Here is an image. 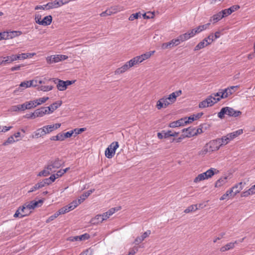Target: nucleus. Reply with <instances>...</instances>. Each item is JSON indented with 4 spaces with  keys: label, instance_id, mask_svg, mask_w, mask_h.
<instances>
[{
    "label": "nucleus",
    "instance_id": "obj_12",
    "mask_svg": "<svg viewBox=\"0 0 255 255\" xmlns=\"http://www.w3.org/2000/svg\"><path fill=\"white\" fill-rule=\"evenodd\" d=\"M61 126V124L57 123L53 125H50L48 126H45L43 127V128L44 129V131H45V134H48L53 130L58 129Z\"/></svg>",
    "mask_w": 255,
    "mask_h": 255
},
{
    "label": "nucleus",
    "instance_id": "obj_10",
    "mask_svg": "<svg viewBox=\"0 0 255 255\" xmlns=\"http://www.w3.org/2000/svg\"><path fill=\"white\" fill-rule=\"evenodd\" d=\"M212 152L217 151L220 148L221 144L218 138L212 140L207 143Z\"/></svg>",
    "mask_w": 255,
    "mask_h": 255
},
{
    "label": "nucleus",
    "instance_id": "obj_31",
    "mask_svg": "<svg viewBox=\"0 0 255 255\" xmlns=\"http://www.w3.org/2000/svg\"><path fill=\"white\" fill-rule=\"evenodd\" d=\"M243 133V130L240 129L232 132L229 133L228 134L231 140H232L238 136L242 134Z\"/></svg>",
    "mask_w": 255,
    "mask_h": 255
},
{
    "label": "nucleus",
    "instance_id": "obj_29",
    "mask_svg": "<svg viewBox=\"0 0 255 255\" xmlns=\"http://www.w3.org/2000/svg\"><path fill=\"white\" fill-rule=\"evenodd\" d=\"M244 187V185L242 182H240L238 184H236L232 188L233 190V195L234 196L237 194L239 193Z\"/></svg>",
    "mask_w": 255,
    "mask_h": 255
},
{
    "label": "nucleus",
    "instance_id": "obj_22",
    "mask_svg": "<svg viewBox=\"0 0 255 255\" xmlns=\"http://www.w3.org/2000/svg\"><path fill=\"white\" fill-rule=\"evenodd\" d=\"M31 87V85L30 84L29 81H24L22 82H21L19 84V86L18 87V89H16L14 90V93H16L17 92L20 90V91H22V90H24L26 88Z\"/></svg>",
    "mask_w": 255,
    "mask_h": 255
},
{
    "label": "nucleus",
    "instance_id": "obj_11",
    "mask_svg": "<svg viewBox=\"0 0 255 255\" xmlns=\"http://www.w3.org/2000/svg\"><path fill=\"white\" fill-rule=\"evenodd\" d=\"M169 105V102H167L165 96H164L157 101L156 107L158 110H161L162 108H167Z\"/></svg>",
    "mask_w": 255,
    "mask_h": 255
},
{
    "label": "nucleus",
    "instance_id": "obj_38",
    "mask_svg": "<svg viewBox=\"0 0 255 255\" xmlns=\"http://www.w3.org/2000/svg\"><path fill=\"white\" fill-rule=\"evenodd\" d=\"M81 202L80 201L77 200H73L72 202L67 205L69 209V211H71L76 208L79 205H80Z\"/></svg>",
    "mask_w": 255,
    "mask_h": 255
},
{
    "label": "nucleus",
    "instance_id": "obj_45",
    "mask_svg": "<svg viewBox=\"0 0 255 255\" xmlns=\"http://www.w3.org/2000/svg\"><path fill=\"white\" fill-rule=\"evenodd\" d=\"M172 40H171L170 41L168 42L163 43L162 44L161 47L162 49H166L168 48H171L173 46H174V44L172 43Z\"/></svg>",
    "mask_w": 255,
    "mask_h": 255
},
{
    "label": "nucleus",
    "instance_id": "obj_14",
    "mask_svg": "<svg viewBox=\"0 0 255 255\" xmlns=\"http://www.w3.org/2000/svg\"><path fill=\"white\" fill-rule=\"evenodd\" d=\"M240 6L239 5H234L231 6L230 8L227 9H225L222 10V12L224 13L225 16H227L228 15L231 14L233 12L237 10L240 8Z\"/></svg>",
    "mask_w": 255,
    "mask_h": 255
},
{
    "label": "nucleus",
    "instance_id": "obj_9",
    "mask_svg": "<svg viewBox=\"0 0 255 255\" xmlns=\"http://www.w3.org/2000/svg\"><path fill=\"white\" fill-rule=\"evenodd\" d=\"M47 108H47V107H43L36 109L33 113H32V115L37 116V117H42L45 115H48L49 113Z\"/></svg>",
    "mask_w": 255,
    "mask_h": 255
},
{
    "label": "nucleus",
    "instance_id": "obj_37",
    "mask_svg": "<svg viewBox=\"0 0 255 255\" xmlns=\"http://www.w3.org/2000/svg\"><path fill=\"white\" fill-rule=\"evenodd\" d=\"M94 191V189L89 190L83 194L78 200L82 203L88 197H89Z\"/></svg>",
    "mask_w": 255,
    "mask_h": 255
},
{
    "label": "nucleus",
    "instance_id": "obj_55",
    "mask_svg": "<svg viewBox=\"0 0 255 255\" xmlns=\"http://www.w3.org/2000/svg\"><path fill=\"white\" fill-rule=\"evenodd\" d=\"M0 59H2V63L3 64H9L11 63V61L10 60V57L9 56H5V57H1L0 58Z\"/></svg>",
    "mask_w": 255,
    "mask_h": 255
},
{
    "label": "nucleus",
    "instance_id": "obj_1",
    "mask_svg": "<svg viewBox=\"0 0 255 255\" xmlns=\"http://www.w3.org/2000/svg\"><path fill=\"white\" fill-rule=\"evenodd\" d=\"M242 112L240 111L235 110L232 108L226 107L221 109L220 112L218 114V116L220 119H223L225 115L230 117H237L240 116Z\"/></svg>",
    "mask_w": 255,
    "mask_h": 255
},
{
    "label": "nucleus",
    "instance_id": "obj_3",
    "mask_svg": "<svg viewBox=\"0 0 255 255\" xmlns=\"http://www.w3.org/2000/svg\"><path fill=\"white\" fill-rule=\"evenodd\" d=\"M67 58L68 56L65 55H54L46 57V61L48 64H52L65 60Z\"/></svg>",
    "mask_w": 255,
    "mask_h": 255
},
{
    "label": "nucleus",
    "instance_id": "obj_13",
    "mask_svg": "<svg viewBox=\"0 0 255 255\" xmlns=\"http://www.w3.org/2000/svg\"><path fill=\"white\" fill-rule=\"evenodd\" d=\"M131 67H132V65L130 64L129 61H128L121 67L118 68L115 71V74H120L123 73Z\"/></svg>",
    "mask_w": 255,
    "mask_h": 255
},
{
    "label": "nucleus",
    "instance_id": "obj_16",
    "mask_svg": "<svg viewBox=\"0 0 255 255\" xmlns=\"http://www.w3.org/2000/svg\"><path fill=\"white\" fill-rule=\"evenodd\" d=\"M62 104V101H59L53 103L49 106L47 107V110L49 112V114H52L55 110L58 109L59 107L61 106Z\"/></svg>",
    "mask_w": 255,
    "mask_h": 255
},
{
    "label": "nucleus",
    "instance_id": "obj_8",
    "mask_svg": "<svg viewBox=\"0 0 255 255\" xmlns=\"http://www.w3.org/2000/svg\"><path fill=\"white\" fill-rule=\"evenodd\" d=\"M239 87V86H233L224 89V93L222 94V97L227 98L232 95L237 90Z\"/></svg>",
    "mask_w": 255,
    "mask_h": 255
},
{
    "label": "nucleus",
    "instance_id": "obj_26",
    "mask_svg": "<svg viewBox=\"0 0 255 255\" xmlns=\"http://www.w3.org/2000/svg\"><path fill=\"white\" fill-rule=\"evenodd\" d=\"M208 41L204 38L202 41L200 42L194 48V51H198L207 46L209 45Z\"/></svg>",
    "mask_w": 255,
    "mask_h": 255
},
{
    "label": "nucleus",
    "instance_id": "obj_57",
    "mask_svg": "<svg viewBox=\"0 0 255 255\" xmlns=\"http://www.w3.org/2000/svg\"><path fill=\"white\" fill-rule=\"evenodd\" d=\"M21 105H17L15 106H13L11 107V110L12 111L16 112V111H23L22 108H21Z\"/></svg>",
    "mask_w": 255,
    "mask_h": 255
},
{
    "label": "nucleus",
    "instance_id": "obj_4",
    "mask_svg": "<svg viewBox=\"0 0 255 255\" xmlns=\"http://www.w3.org/2000/svg\"><path fill=\"white\" fill-rule=\"evenodd\" d=\"M64 162L60 160L59 158H56L54 160L50 161L47 165V169L52 171L53 169H58L63 165Z\"/></svg>",
    "mask_w": 255,
    "mask_h": 255
},
{
    "label": "nucleus",
    "instance_id": "obj_51",
    "mask_svg": "<svg viewBox=\"0 0 255 255\" xmlns=\"http://www.w3.org/2000/svg\"><path fill=\"white\" fill-rule=\"evenodd\" d=\"M121 207H117L112 208L109 209L107 212L108 213L109 216H111L114 214L116 211H118L121 209Z\"/></svg>",
    "mask_w": 255,
    "mask_h": 255
},
{
    "label": "nucleus",
    "instance_id": "obj_47",
    "mask_svg": "<svg viewBox=\"0 0 255 255\" xmlns=\"http://www.w3.org/2000/svg\"><path fill=\"white\" fill-rule=\"evenodd\" d=\"M51 140H59L63 141L64 139L63 137L62 133H59L56 136H53L50 137Z\"/></svg>",
    "mask_w": 255,
    "mask_h": 255
},
{
    "label": "nucleus",
    "instance_id": "obj_42",
    "mask_svg": "<svg viewBox=\"0 0 255 255\" xmlns=\"http://www.w3.org/2000/svg\"><path fill=\"white\" fill-rule=\"evenodd\" d=\"M53 88V86L51 85L49 86H44V85H41L40 86H38L37 89L39 91H42L43 92H48L51 90H52Z\"/></svg>",
    "mask_w": 255,
    "mask_h": 255
},
{
    "label": "nucleus",
    "instance_id": "obj_17",
    "mask_svg": "<svg viewBox=\"0 0 255 255\" xmlns=\"http://www.w3.org/2000/svg\"><path fill=\"white\" fill-rule=\"evenodd\" d=\"M45 131H44V129L42 128H39L36 129L32 134L31 137L33 138H37L40 137H42L45 135Z\"/></svg>",
    "mask_w": 255,
    "mask_h": 255
},
{
    "label": "nucleus",
    "instance_id": "obj_52",
    "mask_svg": "<svg viewBox=\"0 0 255 255\" xmlns=\"http://www.w3.org/2000/svg\"><path fill=\"white\" fill-rule=\"evenodd\" d=\"M15 142L13 135L10 136L3 143V145H7Z\"/></svg>",
    "mask_w": 255,
    "mask_h": 255
},
{
    "label": "nucleus",
    "instance_id": "obj_7",
    "mask_svg": "<svg viewBox=\"0 0 255 255\" xmlns=\"http://www.w3.org/2000/svg\"><path fill=\"white\" fill-rule=\"evenodd\" d=\"M48 81H52L54 84H56L57 88L59 91H63L66 90V87L64 81L58 78H50L48 79Z\"/></svg>",
    "mask_w": 255,
    "mask_h": 255
},
{
    "label": "nucleus",
    "instance_id": "obj_48",
    "mask_svg": "<svg viewBox=\"0 0 255 255\" xmlns=\"http://www.w3.org/2000/svg\"><path fill=\"white\" fill-rule=\"evenodd\" d=\"M69 209L67 206H65L61 208H60L57 212V214L58 215H60L61 214H64L65 213H68L69 212Z\"/></svg>",
    "mask_w": 255,
    "mask_h": 255
},
{
    "label": "nucleus",
    "instance_id": "obj_50",
    "mask_svg": "<svg viewBox=\"0 0 255 255\" xmlns=\"http://www.w3.org/2000/svg\"><path fill=\"white\" fill-rule=\"evenodd\" d=\"M205 179H206V178L204 176V174L201 173L199 174L194 179V182L195 183H198L200 181H201L202 180H204Z\"/></svg>",
    "mask_w": 255,
    "mask_h": 255
},
{
    "label": "nucleus",
    "instance_id": "obj_46",
    "mask_svg": "<svg viewBox=\"0 0 255 255\" xmlns=\"http://www.w3.org/2000/svg\"><path fill=\"white\" fill-rule=\"evenodd\" d=\"M155 51H152L148 52H146L143 54H141L140 56L142 58L143 61L146 59H148L152 54H154Z\"/></svg>",
    "mask_w": 255,
    "mask_h": 255
},
{
    "label": "nucleus",
    "instance_id": "obj_56",
    "mask_svg": "<svg viewBox=\"0 0 255 255\" xmlns=\"http://www.w3.org/2000/svg\"><path fill=\"white\" fill-rule=\"evenodd\" d=\"M179 38H180V40L182 42L185 41L189 39H190L187 32L183 34L180 35Z\"/></svg>",
    "mask_w": 255,
    "mask_h": 255
},
{
    "label": "nucleus",
    "instance_id": "obj_41",
    "mask_svg": "<svg viewBox=\"0 0 255 255\" xmlns=\"http://www.w3.org/2000/svg\"><path fill=\"white\" fill-rule=\"evenodd\" d=\"M49 99L48 97H44L42 98H39L33 100L35 107L37 106L40 105L41 104L45 103Z\"/></svg>",
    "mask_w": 255,
    "mask_h": 255
},
{
    "label": "nucleus",
    "instance_id": "obj_6",
    "mask_svg": "<svg viewBox=\"0 0 255 255\" xmlns=\"http://www.w3.org/2000/svg\"><path fill=\"white\" fill-rule=\"evenodd\" d=\"M213 95H210L205 100L202 101L199 104V107L201 109L205 108L212 106L216 103V101L212 100Z\"/></svg>",
    "mask_w": 255,
    "mask_h": 255
},
{
    "label": "nucleus",
    "instance_id": "obj_21",
    "mask_svg": "<svg viewBox=\"0 0 255 255\" xmlns=\"http://www.w3.org/2000/svg\"><path fill=\"white\" fill-rule=\"evenodd\" d=\"M186 119L182 118L178 121L173 122L170 123L169 127L170 128H176L184 126L185 123H186V122L184 121Z\"/></svg>",
    "mask_w": 255,
    "mask_h": 255
},
{
    "label": "nucleus",
    "instance_id": "obj_18",
    "mask_svg": "<svg viewBox=\"0 0 255 255\" xmlns=\"http://www.w3.org/2000/svg\"><path fill=\"white\" fill-rule=\"evenodd\" d=\"M224 93V89H220L219 92L216 93H213L211 95H213L212 100L213 101H216V103L220 101L221 99H225L226 98H222V94Z\"/></svg>",
    "mask_w": 255,
    "mask_h": 255
},
{
    "label": "nucleus",
    "instance_id": "obj_54",
    "mask_svg": "<svg viewBox=\"0 0 255 255\" xmlns=\"http://www.w3.org/2000/svg\"><path fill=\"white\" fill-rule=\"evenodd\" d=\"M74 134V131L73 130L68 131L65 133H62L63 137L64 140L66 138L70 137Z\"/></svg>",
    "mask_w": 255,
    "mask_h": 255
},
{
    "label": "nucleus",
    "instance_id": "obj_59",
    "mask_svg": "<svg viewBox=\"0 0 255 255\" xmlns=\"http://www.w3.org/2000/svg\"><path fill=\"white\" fill-rule=\"evenodd\" d=\"M187 32L189 38L194 37L196 34H198L195 28L192 29L191 30L188 31Z\"/></svg>",
    "mask_w": 255,
    "mask_h": 255
},
{
    "label": "nucleus",
    "instance_id": "obj_27",
    "mask_svg": "<svg viewBox=\"0 0 255 255\" xmlns=\"http://www.w3.org/2000/svg\"><path fill=\"white\" fill-rule=\"evenodd\" d=\"M224 17L225 16L224 13L222 12V11H221L218 13L214 14L213 16H212L210 19V21H213L214 23H216Z\"/></svg>",
    "mask_w": 255,
    "mask_h": 255
},
{
    "label": "nucleus",
    "instance_id": "obj_23",
    "mask_svg": "<svg viewBox=\"0 0 255 255\" xmlns=\"http://www.w3.org/2000/svg\"><path fill=\"white\" fill-rule=\"evenodd\" d=\"M110 11L111 12V14H115L118 12L123 11L125 9L123 6L120 5H113L109 8Z\"/></svg>",
    "mask_w": 255,
    "mask_h": 255
},
{
    "label": "nucleus",
    "instance_id": "obj_60",
    "mask_svg": "<svg viewBox=\"0 0 255 255\" xmlns=\"http://www.w3.org/2000/svg\"><path fill=\"white\" fill-rule=\"evenodd\" d=\"M187 32L189 38L194 37L196 34H198L195 28L192 29L191 30L188 31Z\"/></svg>",
    "mask_w": 255,
    "mask_h": 255
},
{
    "label": "nucleus",
    "instance_id": "obj_32",
    "mask_svg": "<svg viewBox=\"0 0 255 255\" xmlns=\"http://www.w3.org/2000/svg\"><path fill=\"white\" fill-rule=\"evenodd\" d=\"M181 93V90H178L170 94L168 98L170 100V101H172L173 103H174L176 101L177 97L179 96Z\"/></svg>",
    "mask_w": 255,
    "mask_h": 255
},
{
    "label": "nucleus",
    "instance_id": "obj_15",
    "mask_svg": "<svg viewBox=\"0 0 255 255\" xmlns=\"http://www.w3.org/2000/svg\"><path fill=\"white\" fill-rule=\"evenodd\" d=\"M150 233L151 231L150 230L146 231L144 233H143V234L141 236L137 237L135 239L134 243L135 245H138L139 244L141 243L146 238L149 236Z\"/></svg>",
    "mask_w": 255,
    "mask_h": 255
},
{
    "label": "nucleus",
    "instance_id": "obj_39",
    "mask_svg": "<svg viewBox=\"0 0 255 255\" xmlns=\"http://www.w3.org/2000/svg\"><path fill=\"white\" fill-rule=\"evenodd\" d=\"M227 182V177H221L215 183L216 187H220L225 184Z\"/></svg>",
    "mask_w": 255,
    "mask_h": 255
},
{
    "label": "nucleus",
    "instance_id": "obj_49",
    "mask_svg": "<svg viewBox=\"0 0 255 255\" xmlns=\"http://www.w3.org/2000/svg\"><path fill=\"white\" fill-rule=\"evenodd\" d=\"M50 171H50V170L47 169L46 167L44 169H43L38 173V176H47L50 174Z\"/></svg>",
    "mask_w": 255,
    "mask_h": 255
},
{
    "label": "nucleus",
    "instance_id": "obj_53",
    "mask_svg": "<svg viewBox=\"0 0 255 255\" xmlns=\"http://www.w3.org/2000/svg\"><path fill=\"white\" fill-rule=\"evenodd\" d=\"M36 54L35 53H22L21 59H25L27 58H31Z\"/></svg>",
    "mask_w": 255,
    "mask_h": 255
},
{
    "label": "nucleus",
    "instance_id": "obj_20",
    "mask_svg": "<svg viewBox=\"0 0 255 255\" xmlns=\"http://www.w3.org/2000/svg\"><path fill=\"white\" fill-rule=\"evenodd\" d=\"M59 7V4L57 0H51L50 1L46 4V9H50L52 8H58Z\"/></svg>",
    "mask_w": 255,
    "mask_h": 255
},
{
    "label": "nucleus",
    "instance_id": "obj_28",
    "mask_svg": "<svg viewBox=\"0 0 255 255\" xmlns=\"http://www.w3.org/2000/svg\"><path fill=\"white\" fill-rule=\"evenodd\" d=\"M237 243V241H235V242H230L229 243H228L225 246L222 247L221 248L220 251L222 252H224L227 251L232 249L235 247V245Z\"/></svg>",
    "mask_w": 255,
    "mask_h": 255
},
{
    "label": "nucleus",
    "instance_id": "obj_36",
    "mask_svg": "<svg viewBox=\"0 0 255 255\" xmlns=\"http://www.w3.org/2000/svg\"><path fill=\"white\" fill-rule=\"evenodd\" d=\"M143 61L141 56H136L129 60L130 64L133 66L135 65L141 63Z\"/></svg>",
    "mask_w": 255,
    "mask_h": 255
},
{
    "label": "nucleus",
    "instance_id": "obj_35",
    "mask_svg": "<svg viewBox=\"0 0 255 255\" xmlns=\"http://www.w3.org/2000/svg\"><path fill=\"white\" fill-rule=\"evenodd\" d=\"M52 20V17L51 15H49L48 16H46L44 17V18L42 20L41 25L47 26L50 25Z\"/></svg>",
    "mask_w": 255,
    "mask_h": 255
},
{
    "label": "nucleus",
    "instance_id": "obj_33",
    "mask_svg": "<svg viewBox=\"0 0 255 255\" xmlns=\"http://www.w3.org/2000/svg\"><path fill=\"white\" fill-rule=\"evenodd\" d=\"M212 152V150L210 149V148L208 144L207 143L199 152V155L201 156H204L205 155L207 154V153H210Z\"/></svg>",
    "mask_w": 255,
    "mask_h": 255
},
{
    "label": "nucleus",
    "instance_id": "obj_30",
    "mask_svg": "<svg viewBox=\"0 0 255 255\" xmlns=\"http://www.w3.org/2000/svg\"><path fill=\"white\" fill-rule=\"evenodd\" d=\"M13 33L10 31H4L0 33V40L2 39H8L12 38Z\"/></svg>",
    "mask_w": 255,
    "mask_h": 255
},
{
    "label": "nucleus",
    "instance_id": "obj_61",
    "mask_svg": "<svg viewBox=\"0 0 255 255\" xmlns=\"http://www.w3.org/2000/svg\"><path fill=\"white\" fill-rule=\"evenodd\" d=\"M139 14L140 12H137L131 14L128 18V20L130 21H133L135 19H137L139 16Z\"/></svg>",
    "mask_w": 255,
    "mask_h": 255
},
{
    "label": "nucleus",
    "instance_id": "obj_43",
    "mask_svg": "<svg viewBox=\"0 0 255 255\" xmlns=\"http://www.w3.org/2000/svg\"><path fill=\"white\" fill-rule=\"evenodd\" d=\"M210 25V23L209 22L204 25H199L197 27L195 28L196 30H197V33L198 34L207 29Z\"/></svg>",
    "mask_w": 255,
    "mask_h": 255
},
{
    "label": "nucleus",
    "instance_id": "obj_34",
    "mask_svg": "<svg viewBox=\"0 0 255 255\" xmlns=\"http://www.w3.org/2000/svg\"><path fill=\"white\" fill-rule=\"evenodd\" d=\"M220 141L221 146L225 145L231 141L228 136V134L225 136H222L221 138H218Z\"/></svg>",
    "mask_w": 255,
    "mask_h": 255
},
{
    "label": "nucleus",
    "instance_id": "obj_24",
    "mask_svg": "<svg viewBox=\"0 0 255 255\" xmlns=\"http://www.w3.org/2000/svg\"><path fill=\"white\" fill-rule=\"evenodd\" d=\"M182 132H185V136L188 137H190L197 135V132H195V129L192 128H191L183 129Z\"/></svg>",
    "mask_w": 255,
    "mask_h": 255
},
{
    "label": "nucleus",
    "instance_id": "obj_19",
    "mask_svg": "<svg viewBox=\"0 0 255 255\" xmlns=\"http://www.w3.org/2000/svg\"><path fill=\"white\" fill-rule=\"evenodd\" d=\"M21 105V108L24 111L25 110H30L33 108H35V105H34L33 100L29 101L28 102H26Z\"/></svg>",
    "mask_w": 255,
    "mask_h": 255
},
{
    "label": "nucleus",
    "instance_id": "obj_5",
    "mask_svg": "<svg viewBox=\"0 0 255 255\" xmlns=\"http://www.w3.org/2000/svg\"><path fill=\"white\" fill-rule=\"evenodd\" d=\"M30 213L31 211L27 210L23 205L22 206H20L18 207L15 214H14L13 217L22 218L28 215Z\"/></svg>",
    "mask_w": 255,
    "mask_h": 255
},
{
    "label": "nucleus",
    "instance_id": "obj_58",
    "mask_svg": "<svg viewBox=\"0 0 255 255\" xmlns=\"http://www.w3.org/2000/svg\"><path fill=\"white\" fill-rule=\"evenodd\" d=\"M187 32L189 38L194 37L196 34H198L195 28L192 29L191 30L188 31Z\"/></svg>",
    "mask_w": 255,
    "mask_h": 255
},
{
    "label": "nucleus",
    "instance_id": "obj_64",
    "mask_svg": "<svg viewBox=\"0 0 255 255\" xmlns=\"http://www.w3.org/2000/svg\"><path fill=\"white\" fill-rule=\"evenodd\" d=\"M41 16L39 14H35V18H34L35 21L36 23H38L39 25L41 24L42 20L41 19Z\"/></svg>",
    "mask_w": 255,
    "mask_h": 255
},
{
    "label": "nucleus",
    "instance_id": "obj_63",
    "mask_svg": "<svg viewBox=\"0 0 255 255\" xmlns=\"http://www.w3.org/2000/svg\"><path fill=\"white\" fill-rule=\"evenodd\" d=\"M85 128L74 129V130H73L74 131V134L75 133L74 136H76L77 134H79L81 133L82 132L85 131Z\"/></svg>",
    "mask_w": 255,
    "mask_h": 255
},
{
    "label": "nucleus",
    "instance_id": "obj_2",
    "mask_svg": "<svg viewBox=\"0 0 255 255\" xmlns=\"http://www.w3.org/2000/svg\"><path fill=\"white\" fill-rule=\"evenodd\" d=\"M117 141L112 142L105 150V155L108 158H112L115 154L116 149L119 147Z\"/></svg>",
    "mask_w": 255,
    "mask_h": 255
},
{
    "label": "nucleus",
    "instance_id": "obj_40",
    "mask_svg": "<svg viewBox=\"0 0 255 255\" xmlns=\"http://www.w3.org/2000/svg\"><path fill=\"white\" fill-rule=\"evenodd\" d=\"M101 214L97 215L94 218H92L90 221L91 223L94 225H97L103 222L102 220Z\"/></svg>",
    "mask_w": 255,
    "mask_h": 255
},
{
    "label": "nucleus",
    "instance_id": "obj_44",
    "mask_svg": "<svg viewBox=\"0 0 255 255\" xmlns=\"http://www.w3.org/2000/svg\"><path fill=\"white\" fill-rule=\"evenodd\" d=\"M198 209V205H192L190 206H189L188 208H187L184 211L185 213H189L190 212H191L192 211H196Z\"/></svg>",
    "mask_w": 255,
    "mask_h": 255
},
{
    "label": "nucleus",
    "instance_id": "obj_62",
    "mask_svg": "<svg viewBox=\"0 0 255 255\" xmlns=\"http://www.w3.org/2000/svg\"><path fill=\"white\" fill-rule=\"evenodd\" d=\"M58 214H57V212L54 213L53 215L50 216L46 220V223H49L53 220H54L55 219H56L58 216Z\"/></svg>",
    "mask_w": 255,
    "mask_h": 255
},
{
    "label": "nucleus",
    "instance_id": "obj_25",
    "mask_svg": "<svg viewBox=\"0 0 255 255\" xmlns=\"http://www.w3.org/2000/svg\"><path fill=\"white\" fill-rule=\"evenodd\" d=\"M219 171L217 170L216 169L211 168L207 170L206 172H203V173L204 174L205 177L207 179L209 178H211L215 174V173H217Z\"/></svg>",
    "mask_w": 255,
    "mask_h": 255
}]
</instances>
